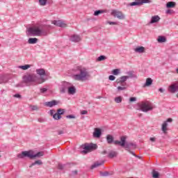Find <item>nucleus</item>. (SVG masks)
Segmentation results:
<instances>
[{"mask_svg":"<svg viewBox=\"0 0 178 178\" xmlns=\"http://www.w3.org/2000/svg\"><path fill=\"white\" fill-rule=\"evenodd\" d=\"M52 29L51 25H40L36 27H30L28 29V34L31 37H37L43 35L46 37L49 34V31Z\"/></svg>","mask_w":178,"mask_h":178,"instance_id":"obj_1","label":"nucleus"},{"mask_svg":"<svg viewBox=\"0 0 178 178\" xmlns=\"http://www.w3.org/2000/svg\"><path fill=\"white\" fill-rule=\"evenodd\" d=\"M126 140H127V136H121L120 140H116L115 142V145H120L122 148H124L128 152L137 148V144L131 142H127Z\"/></svg>","mask_w":178,"mask_h":178,"instance_id":"obj_2","label":"nucleus"},{"mask_svg":"<svg viewBox=\"0 0 178 178\" xmlns=\"http://www.w3.org/2000/svg\"><path fill=\"white\" fill-rule=\"evenodd\" d=\"M17 158L19 159H24V158H29V159H35V158H41L44 156V152H38L34 154V151H23L21 154H17Z\"/></svg>","mask_w":178,"mask_h":178,"instance_id":"obj_3","label":"nucleus"},{"mask_svg":"<svg viewBox=\"0 0 178 178\" xmlns=\"http://www.w3.org/2000/svg\"><path fill=\"white\" fill-rule=\"evenodd\" d=\"M78 70L79 71V74H74L73 76V79L77 80L78 81H84V80H88L90 77V74L87 72L86 69H81V67H79Z\"/></svg>","mask_w":178,"mask_h":178,"instance_id":"obj_4","label":"nucleus"},{"mask_svg":"<svg viewBox=\"0 0 178 178\" xmlns=\"http://www.w3.org/2000/svg\"><path fill=\"white\" fill-rule=\"evenodd\" d=\"M22 80L25 84H29V83H33L34 86H37L40 83L39 82L40 79H38V76L35 74L24 75L22 77Z\"/></svg>","mask_w":178,"mask_h":178,"instance_id":"obj_5","label":"nucleus"},{"mask_svg":"<svg viewBox=\"0 0 178 178\" xmlns=\"http://www.w3.org/2000/svg\"><path fill=\"white\" fill-rule=\"evenodd\" d=\"M81 147L83 149L81 151L82 154H88V152H92V151H95L98 148V145L95 143H86L83 145H81Z\"/></svg>","mask_w":178,"mask_h":178,"instance_id":"obj_6","label":"nucleus"},{"mask_svg":"<svg viewBox=\"0 0 178 178\" xmlns=\"http://www.w3.org/2000/svg\"><path fill=\"white\" fill-rule=\"evenodd\" d=\"M36 73L40 76H38L40 84H42V83H45L48 80V74L45 72V70L43 68L37 69Z\"/></svg>","mask_w":178,"mask_h":178,"instance_id":"obj_7","label":"nucleus"},{"mask_svg":"<svg viewBox=\"0 0 178 178\" xmlns=\"http://www.w3.org/2000/svg\"><path fill=\"white\" fill-rule=\"evenodd\" d=\"M140 108L142 112H149V111H152L154 109V107H152L149 103L144 102L140 105Z\"/></svg>","mask_w":178,"mask_h":178,"instance_id":"obj_8","label":"nucleus"},{"mask_svg":"<svg viewBox=\"0 0 178 178\" xmlns=\"http://www.w3.org/2000/svg\"><path fill=\"white\" fill-rule=\"evenodd\" d=\"M65 112L66 111L64 108L57 109V112L53 115V119H54V120H60V119H62V115H65Z\"/></svg>","mask_w":178,"mask_h":178,"instance_id":"obj_9","label":"nucleus"},{"mask_svg":"<svg viewBox=\"0 0 178 178\" xmlns=\"http://www.w3.org/2000/svg\"><path fill=\"white\" fill-rule=\"evenodd\" d=\"M111 16H113V17H117V19H119V20H124V19H125V16L124 15L123 13L118 10H112Z\"/></svg>","mask_w":178,"mask_h":178,"instance_id":"obj_10","label":"nucleus"},{"mask_svg":"<svg viewBox=\"0 0 178 178\" xmlns=\"http://www.w3.org/2000/svg\"><path fill=\"white\" fill-rule=\"evenodd\" d=\"M71 86L72 83L63 81L61 85V87L60 88V92H61V94H65V92H66V90H69Z\"/></svg>","mask_w":178,"mask_h":178,"instance_id":"obj_11","label":"nucleus"},{"mask_svg":"<svg viewBox=\"0 0 178 178\" xmlns=\"http://www.w3.org/2000/svg\"><path fill=\"white\" fill-rule=\"evenodd\" d=\"M51 23L52 24H54V26H56L57 27H61L62 29H65V27H67V24H66L65 21L53 20Z\"/></svg>","mask_w":178,"mask_h":178,"instance_id":"obj_12","label":"nucleus"},{"mask_svg":"<svg viewBox=\"0 0 178 178\" xmlns=\"http://www.w3.org/2000/svg\"><path fill=\"white\" fill-rule=\"evenodd\" d=\"M169 91L172 94H175V92L178 91V81L175 83H172L171 86H169Z\"/></svg>","mask_w":178,"mask_h":178,"instance_id":"obj_13","label":"nucleus"},{"mask_svg":"<svg viewBox=\"0 0 178 178\" xmlns=\"http://www.w3.org/2000/svg\"><path fill=\"white\" fill-rule=\"evenodd\" d=\"M102 136V129L100 128H95L93 132V137L94 138H100Z\"/></svg>","mask_w":178,"mask_h":178,"instance_id":"obj_14","label":"nucleus"},{"mask_svg":"<svg viewBox=\"0 0 178 178\" xmlns=\"http://www.w3.org/2000/svg\"><path fill=\"white\" fill-rule=\"evenodd\" d=\"M128 79H129V76H122L116 80V83L117 84H124Z\"/></svg>","mask_w":178,"mask_h":178,"instance_id":"obj_15","label":"nucleus"},{"mask_svg":"<svg viewBox=\"0 0 178 178\" xmlns=\"http://www.w3.org/2000/svg\"><path fill=\"white\" fill-rule=\"evenodd\" d=\"M106 140L107 141V144H112L113 143L115 145H116V143H115V141L118 140H115L113 136L108 134L106 136Z\"/></svg>","mask_w":178,"mask_h":178,"instance_id":"obj_16","label":"nucleus"},{"mask_svg":"<svg viewBox=\"0 0 178 178\" xmlns=\"http://www.w3.org/2000/svg\"><path fill=\"white\" fill-rule=\"evenodd\" d=\"M70 40H71L72 42H80L81 38L78 35H73L70 37Z\"/></svg>","mask_w":178,"mask_h":178,"instance_id":"obj_17","label":"nucleus"},{"mask_svg":"<svg viewBox=\"0 0 178 178\" xmlns=\"http://www.w3.org/2000/svg\"><path fill=\"white\" fill-rule=\"evenodd\" d=\"M9 81V76L8 75H1L0 76V84H3Z\"/></svg>","mask_w":178,"mask_h":178,"instance_id":"obj_18","label":"nucleus"},{"mask_svg":"<svg viewBox=\"0 0 178 178\" xmlns=\"http://www.w3.org/2000/svg\"><path fill=\"white\" fill-rule=\"evenodd\" d=\"M161 20V17L159 15L152 16L149 22V24H154V23H158Z\"/></svg>","mask_w":178,"mask_h":178,"instance_id":"obj_19","label":"nucleus"},{"mask_svg":"<svg viewBox=\"0 0 178 178\" xmlns=\"http://www.w3.org/2000/svg\"><path fill=\"white\" fill-rule=\"evenodd\" d=\"M45 106H49V108H52L55 105H58V102L56 100H52L51 102H47L44 103Z\"/></svg>","mask_w":178,"mask_h":178,"instance_id":"obj_20","label":"nucleus"},{"mask_svg":"<svg viewBox=\"0 0 178 178\" xmlns=\"http://www.w3.org/2000/svg\"><path fill=\"white\" fill-rule=\"evenodd\" d=\"M127 87H129V86H127V83L124 84H121V86L117 87V91L118 92H120V91H126V90H127Z\"/></svg>","mask_w":178,"mask_h":178,"instance_id":"obj_21","label":"nucleus"},{"mask_svg":"<svg viewBox=\"0 0 178 178\" xmlns=\"http://www.w3.org/2000/svg\"><path fill=\"white\" fill-rule=\"evenodd\" d=\"M67 91L70 95H74V94H76V87H74V86L71 85L68 88Z\"/></svg>","mask_w":178,"mask_h":178,"instance_id":"obj_22","label":"nucleus"},{"mask_svg":"<svg viewBox=\"0 0 178 178\" xmlns=\"http://www.w3.org/2000/svg\"><path fill=\"white\" fill-rule=\"evenodd\" d=\"M145 51V47L140 46L138 47L135 49V52H138V54H143Z\"/></svg>","mask_w":178,"mask_h":178,"instance_id":"obj_23","label":"nucleus"},{"mask_svg":"<svg viewBox=\"0 0 178 178\" xmlns=\"http://www.w3.org/2000/svg\"><path fill=\"white\" fill-rule=\"evenodd\" d=\"M152 79L151 78H147L146 79V82L145 83V84L143 85V88H145V87H149V86H152Z\"/></svg>","mask_w":178,"mask_h":178,"instance_id":"obj_24","label":"nucleus"},{"mask_svg":"<svg viewBox=\"0 0 178 178\" xmlns=\"http://www.w3.org/2000/svg\"><path fill=\"white\" fill-rule=\"evenodd\" d=\"M35 165H38V166H41V165H42V161H41V160L35 161V162L32 163L29 165V168H33V166H35Z\"/></svg>","mask_w":178,"mask_h":178,"instance_id":"obj_25","label":"nucleus"},{"mask_svg":"<svg viewBox=\"0 0 178 178\" xmlns=\"http://www.w3.org/2000/svg\"><path fill=\"white\" fill-rule=\"evenodd\" d=\"M175 6H176V2L175 1H169L166 3V8H168V9L175 8Z\"/></svg>","mask_w":178,"mask_h":178,"instance_id":"obj_26","label":"nucleus"},{"mask_svg":"<svg viewBox=\"0 0 178 178\" xmlns=\"http://www.w3.org/2000/svg\"><path fill=\"white\" fill-rule=\"evenodd\" d=\"M38 39L37 38H29L28 40L29 44H37Z\"/></svg>","mask_w":178,"mask_h":178,"instance_id":"obj_27","label":"nucleus"},{"mask_svg":"<svg viewBox=\"0 0 178 178\" xmlns=\"http://www.w3.org/2000/svg\"><path fill=\"white\" fill-rule=\"evenodd\" d=\"M143 1H133L129 3V6H141Z\"/></svg>","mask_w":178,"mask_h":178,"instance_id":"obj_28","label":"nucleus"},{"mask_svg":"<svg viewBox=\"0 0 178 178\" xmlns=\"http://www.w3.org/2000/svg\"><path fill=\"white\" fill-rule=\"evenodd\" d=\"M102 165H104V161L96 162L93 165H91L90 169H95V168H98V166H101Z\"/></svg>","mask_w":178,"mask_h":178,"instance_id":"obj_29","label":"nucleus"},{"mask_svg":"<svg viewBox=\"0 0 178 178\" xmlns=\"http://www.w3.org/2000/svg\"><path fill=\"white\" fill-rule=\"evenodd\" d=\"M127 74V77H129V79H137V75H136L133 71L128 72Z\"/></svg>","mask_w":178,"mask_h":178,"instance_id":"obj_30","label":"nucleus"},{"mask_svg":"<svg viewBox=\"0 0 178 178\" xmlns=\"http://www.w3.org/2000/svg\"><path fill=\"white\" fill-rule=\"evenodd\" d=\"M108 158H115L118 156V152L115 151H111L108 155Z\"/></svg>","mask_w":178,"mask_h":178,"instance_id":"obj_31","label":"nucleus"},{"mask_svg":"<svg viewBox=\"0 0 178 178\" xmlns=\"http://www.w3.org/2000/svg\"><path fill=\"white\" fill-rule=\"evenodd\" d=\"M157 41L158 42H160V43L166 42V37L160 35L159 36Z\"/></svg>","mask_w":178,"mask_h":178,"instance_id":"obj_32","label":"nucleus"},{"mask_svg":"<svg viewBox=\"0 0 178 178\" xmlns=\"http://www.w3.org/2000/svg\"><path fill=\"white\" fill-rule=\"evenodd\" d=\"M161 130L163 131V133H166V130H168V123L166 122L163 123Z\"/></svg>","mask_w":178,"mask_h":178,"instance_id":"obj_33","label":"nucleus"},{"mask_svg":"<svg viewBox=\"0 0 178 178\" xmlns=\"http://www.w3.org/2000/svg\"><path fill=\"white\" fill-rule=\"evenodd\" d=\"M31 67V65H25L19 66V69H22V70H27V69H30Z\"/></svg>","mask_w":178,"mask_h":178,"instance_id":"obj_34","label":"nucleus"},{"mask_svg":"<svg viewBox=\"0 0 178 178\" xmlns=\"http://www.w3.org/2000/svg\"><path fill=\"white\" fill-rule=\"evenodd\" d=\"M102 13H105V10H97L94 13V16H99V15H102Z\"/></svg>","mask_w":178,"mask_h":178,"instance_id":"obj_35","label":"nucleus"},{"mask_svg":"<svg viewBox=\"0 0 178 178\" xmlns=\"http://www.w3.org/2000/svg\"><path fill=\"white\" fill-rule=\"evenodd\" d=\"M122 99L123 98L122 97V96H118L115 98L114 101L115 102H116V104H120L122 103Z\"/></svg>","mask_w":178,"mask_h":178,"instance_id":"obj_36","label":"nucleus"},{"mask_svg":"<svg viewBox=\"0 0 178 178\" xmlns=\"http://www.w3.org/2000/svg\"><path fill=\"white\" fill-rule=\"evenodd\" d=\"M152 177L153 178H159V172H158V171L153 170Z\"/></svg>","mask_w":178,"mask_h":178,"instance_id":"obj_37","label":"nucleus"},{"mask_svg":"<svg viewBox=\"0 0 178 178\" xmlns=\"http://www.w3.org/2000/svg\"><path fill=\"white\" fill-rule=\"evenodd\" d=\"M48 0H39V5L40 6H45Z\"/></svg>","mask_w":178,"mask_h":178,"instance_id":"obj_38","label":"nucleus"},{"mask_svg":"<svg viewBox=\"0 0 178 178\" xmlns=\"http://www.w3.org/2000/svg\"><path fill=\"white\" fill-rule=\"evenodd\" d=\"M100 176H102V177H106V176H109V172H100Z\"/></svg>","mask_w":178,"mask_h":178,"instance_id":"obj_39","label":"nucleus"},{"mask_svg":"<svg viewBox=\"0 0 178 178\" xmlns=\"http://www.w3.org/2000/svg\"><path fill=\"white\" fill-rule=\"evenodd\" d=\"M119 73H120V70L119 69H115V70H113L112 71V74H113L114 76H118Z\"/></svg>","mask_w":178,"mask_h":178,"instance_id":"obj_40","label":"nucleus"},{"mask_svg":"<svg viewBox=\"0 0 178 178\" xmlns=\"http://www.w3.org/2000/svg\"><path fill=\"white\" fill-rule=\"evenodd\" d=\"M105 59H106V57L104 55H102L97 58V61L102 62V60H105Z\"/></svg>","mask_w":178,"mask_h":178,"instance_id":"obj_41","label":"nucleus"},{"mask_svg":"<svg viewBox=\"0 0 178 178\" xmlns=\"http://www.w3.org/2000/svg\"><path fill=\"white\" fill-rule=\"evenodd\" d=\"M65 166H66V165L62 164V163H58V169H59V170H63Z\"/></svg>","mask_w":178,"mask_h":178,"instance_id":"obj_42","label":"nucleus"},{"mask_svg":"<svg viewBox=\"0 0 178 178\" xmlns=\"http://www.w3.org/2000/svg\"><path fill=\"white\" fill-rule=\"evenodd\" d=\"M30 108H31V111H38V106H30Z\"/></svg>","mask_w":178,"mask_h":178,"instance_id":"obj_43","label":"nucleus"},{"mask_svg":"<svg viewBox=\"0 0 178 178\" xmlns=\"http://www.w3.org/2000/svg\"><path fill=\"white\" fill-rule=\"evenodd\" d=\"M67 119H76V115H68L66 116Z\"/></svg>","mask_w":178,"mask_h":178,"instance_id":"obj_44","label":"nucleus"},{"mask_svg":"<svg viewBox=\"0 0 178 178\" xmlns=\"http://www.w3.org/2000/svg\"><path fill=\"white\" fill-rule=\"evenodd\" d=\"M47 91H48V89L46 88H40V92H41L42 94H44V93H45V92H47Z\"/></svg>","mask_w":178,"mask_h":178,"instance_id":"obj_45","label":"nucleus"},{"mask_svg":"<svg viewBox=\"0 0 178 178\" xmlns=\"http://www.w3.org/2000/svg\"><path fill=\"white\" fill-rule=\"evenodd\" d=\"M115 79H116V77L113 75H110L108 76V79L111 81H113L115 80Z\"/></svg>","mask_w":178,"mask_h":178,"instance_id":"obj_46","label":"nucleus"},{"mask_svg":"<svg viewBox=\"0 0 178 178\" xmlns=\"http://www.w3.org/2000/svg\"><path fill=\"white\" fill-rule=\"evenodd\" d=\"M136 101H137V98L136 97H130L129 98V102H136Z\"/></svg>","mask_w":178,"mask_h":178,"instance_id":"obj_47","label":"nucleus"},{"mask_svg":"<svg viewBox=\"0 0 178 178\" xmlns=\"http://www.w3.org/2000/svg\"><path fill=\"white\" fill-rule=\"evenodd\" d=\"M16 87H24V81H22L16 85Z\"/></svg>","mask_w":178,"mask_h":178,"instance_id":"obj_48","label":"nucleus"},{"mask_svg":"<svg viewBox=\"0 0 178 178\" xmlns=\"http://www.w3.org/2000/svg\"><path fill=\"white\" fill-rule=\"evenodd\" d=\"M165 13H167V15H172V13H173V10L168 9L165 11Z\"/></svg>","mask_w":178,"mask_h":178,"instance_id":"obj_49","label":"nucleus"},{"mask_svg":"<svg viewBox=\"0 0 178 178\" xmlns=\"http://www.w3.org/2000/svg\"><path fill=\"white\" fill-rule=\"evenodd\" d=\"M108 24H110L111 26H113V25L118 24V22H108Z\"/></svg>","mask_w":178,"mask_h":178,"instance_id":"obj_50","label":"nucleus"},{"mask_svg":"<svg viewBox=\"0 0 178 178\" xmlns=\"http://www.w3.org/2000/svg\"><path fill=\"white\" fill-rule=\"evenodd\" d=\"M77 173H79V171H77V170H73L72 172V175H73V176H76V175H77Z\"/></svg>","mask_w":178,"mask_h":178,"instance_id":"obj_51","label":"nucleus"},{"mask_svg":"<svg viewBox=\"0 0 178 178\" xmlns=\"http://www.w3.org/2000/svg\"><path fill=\"white\" fill-rule=\"evenodd\" d=\"M58 136H60L62 134H65V132L62 130L57 131Z\"/></svg>","mask_w":178,"mask_h":178,"instance_id":"obj_52","label":"nucleus"},{"mask_svg":"<svg viewBox=\"0 0 178 178\" xmlns=\"http://www.w3.org/2000/svg\"><path fill=\"white\" fill-rule=\"evenodd\" d=\"M15 98H22V95L20 94H15L14 95Z\"/></svg>","mask_w":178,"mask_h":178,"instance_id":"obj_53","label":"nucleus"},{"mask_svg":"<svg viewBox=\"0 0 178 178\" xmlns=\"http://www.w3.org/2000/svg\"><path fill=\"white\" fill-rule=\"evenodd\" d=\"M88 113V111L83 110L81 112V115H87Z\"/></svg>","mask_w":178,"mask_h":178,"instance_id":"obj_54","label":"nucleus"},{"mask_svg":"<svg viewBox=\"0 0 178 178\" xmlns=\"http://www.w3.org/2000/svg\"><path fill=\"white\" fill-rule=\"evenodd\" d=\"M150 0H141L142 3H149Z\"/></svg>","mask_w":178,"mask_h":178,"instance_id":"obj_55","label":"nucleus"},{"mask_svg":"<svg viewBox=\"0 0 178 178\" xmlns=\"http://www.w3.org/2000/svg\"><path fill=\"white\" fill-rule=\"evenodd\" d=\"M50 115L54 117V115H55V110H50Z\"/></svg>","mask_w":178,"mask_h":178,"instance_id":"obj_56","label":"nucleus"},{"mask_svg":"<svg viewBox=\"0 0 178 178\" xmlns=\"http://www.w3.org/2000/svg\"><path fill=\"white\" fill-rule=\"evenodd\" d=\"M38 122H40V123H44V122H45V120L44 118H39Z\"/></svg>","mask_w":178,"mask_h":178,"instance_id":"obj_57","label":"nucleus"},{"mask_svg":"<svg viewBox=\"0 0 178 178\" xmlns=\"http://www.w3.org/2000/svg\"><path fill=\"white\" fill-rule=\"evenodd\" d=\"M172 118H168L166 121H165V122H166V123H172Z\"/></svg>","mask_w":178,"mask_h":178,"instance_id":"obj_58","label":"nucleus"},{"mask_svg":"<svg viewBox=\"0 0 178 178\" xmlns=\"http://www.w3.org/2000/svg\"><path fill=\"white\" fill-rule=\"evenodd\" d=\"M149 140H150V141H152V143H155L156 138H150Z\"/></svg>","mask_w":178,"mask_h":178,"instance_id":"obj_59","label":"nucleus"},{"mask_svg":"<svg viewBox=\"0 0 178 178\" xmlns=\"http://www.w3.org/2000/svg\"><path fill=\"white\" fill-rule=\"evenodd\" d=\"M129 154H131V155H133L134 156H137V155H136V153H134V152L130 150V152H129Z\"/></svg>","mask_w":178,"mask_h":178,"instance_id":"obj_60","label":"nucleus"},{"mask_svg":"<svg viewBox=\"0 0 178 178\" xmlns=\"http://www.w3.org/2000/svg\"><path fill=\"white\" fill-rule=\"evenodd\" d=\"M159 92H164L165 90L162 88H159Z\"/></svg>","mask_w":178,"mask_h":178,"instance_id":"obj_61","label":"nucleus"},{"mask_svg":"<svg viewBox=\"0 0 178 178\" xmlns=\"http://www.w3.org/2000/svg\"><path fill=\"white\" fill-rule=\"evenodd\" d=\"M102 154L103 155H106V154H108V152H106V150H104V151H103V152H102Z\"/></svg>","mask_w":178,"mask_h":178,"instance_id":"obj_62","label":"nucleus"},{"mask_svg":"<svg viewBox=\"0 0 178 178\" xmlns=\"http://www.w3.org/2000/svg\"><path fill=\"white\" fill-rule=\"evenodd\" d=\"M176 72L178 74V67L176 69Z\"/></svg>","mask_w":178,"mask_h":178,"instance_id":"obj_63","label":"nucleus"},{"mask_svg":"<svg viewBox=\"0 0 178 178\" xmlns=\"http://www.w3.org/2000/svg\"><path fill=\"white\" fill-rule=\"evenodd\" d=\"M177 97L178 98V93L177 94Z\"/></svg>","mask_w":178,"mask_h":178,"instance_id":"obj_64","label":"nucleus"}]
</instances>
